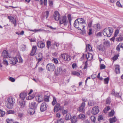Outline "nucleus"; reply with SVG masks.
Masks as SVG:
<instances>
[{"mask_svg": "<svg viewBox=\"0 0 123 123\" xmlns=\"http://www.w3.org/2000/svg\"><path fill=\"white\" fill-rule=\"evenodd\" d=\"M45 13H46V18H47L49 16V12L48 11H46L45 12Z\"/></svg>", "mask_w": 123, "mask_h": 123, "instance_id": "obj_62", "label": "nucleus"}, {"mask_svg": "<svg viewBox=\"0 0 123 123\" xmlns=\"http://www.w3.org/2000/svg\"><path fill=\"white\" fill-rule=\"evenodd\" d=\"M40 48H43L45 46V44L44 43L42 42H40Z\"/></svg>", "mask_w": 123, "mask_h": 123, "instance_id": "obj_40", "label": "nucleus"}, {"mask_svg": "<svg viewBox=\"0 0 123 123\" xmlns=\"http://www.w3.org/2000/svg\"><path fill=\"white\" fill-rule=\"evenodd\" d=\"M77 67V66L76 64L75 63H73L72 65V68L74 69V68H76Z\"/></svg>", "mask_w": 123, "mask_h": 123, "instance_id": "obj_64", "label": "nucleus"}, {"mask_svg": "<svg viewBox=\"0 0 123 123\" xmlns=\"http://www.w3.org/2000/svg\"><path fill=\"white\" fill-rule=\"evenodd\" d=\"M123 40V36L122 37L120 36L119 38H118L117 39V41H120Z\"/></svg>", "mask_w": 123, "mask_h": 123, "instance_id": "obj_51", "label": "nucleus"}, {"mask_svg": "<svg viewBox=\"0 0 123 123\" xmlns=\"http://www.w3.org/2000/svg\"><path fill=\"white\" fill-rule=\"evenodd\" d=\"M74 27L78 30H81L83 34L86 33V31L84 29L85 26L86 25L84 19L82 18H78L74 22Z\"/></svg>", "mask_w": 123, "mask_h": 123, "instance_id": "obj_1", "label": "nucleus"}, {"mask_svg": "<svg viewBox=\"0 0 123 123\" xmlns=\"http://www.w3.org/2000/svg\"><path fill=\"white\" fill-rule=\"evenodd\" d=\"M87 61H86L85 62V65L84 66V69H85L86 68H87Z\"/></svg>", "mask_w": 123, "mask_h": 123, "instance_id": "obj_63", "label": "nucleus"}, {"mask_svg": "<svg viewBox=\"0 0 123 123\" xmlns=\"http://www.w3.org/2000/svg\"><path fill=\"white\" fill-rule=\"evenodd\" d=\"M85 106V104L84 102H83L81 104V105L80 106L79 109V111L83 112L84 111V108Z\"/></svg>", "mask_w": 123, "mask_h": 123, "instance_id": "obj_14", "label": "nucleus"}, {"mask_svg": "<svg viewBox=\"0 0 123 123\" xmlns=\"http://www.w3.org/2000/svg\"><path fill=\"white\" fill-rule=\"evenodd\" d=\"M116 4L117 6L118 7H122V5L121 4L120 2L118 1L116 2Z\"/></svg>", "mask_w": 123, "mask_h": 123, "instance_id": "obj_41", "label": "nucleus"}, {"mask_svg": "<svg viewBox=\"0 0 123 123\" xmlns=\"http://www.w3.org/2000/svg\"><path fill=\"white\" fill-rule=\"evenodd\" d=\"M5 114V111L0 109V117H3L4 116Z\"/></svg>", "mask_w": 123, "mask_h": 123, "instance_id": "obj_33", "label": "nucleus"}, {"mask_svg": "<svg viewBox=\"0 0 123 123\" xmlns=\"http://www.w3.org/2000/svg\"><path fill=\"white\" fill-rule=\"evenodd\" d=\"M13 120L12 119H6V122L7 123H12Z\"/></svg>", "mask_w": 123, "mask_h": 123, "instance_id": "obj_55", "label": "nucleus"}, {"mask_svg": "<svg viewBox=\"0 0 123 123\" xmlns=\"http://www.w3.org/2000/svg\"><path fill=\"white\" fill-rule=\"evenodd\" d=\"M10 62L11 64H15L18 62H22L23 60L21 56L19 55H17L15 57H9Z\"/></svg>", "mask_w": 123, "mask_h": 123, "instance_id": "obj_2", "label": "nucleus"}, {"mask_svg": "<svg viewBox=\"0 0 123 123\" xmlns=\"http://www.w3.org/2000/svg\"><path fill=\"white\" fill-rule=\"evenodd\" d=\"M117 120V119L115 117H113L112 118H110L109 119L110 123H113L116 121Z\"/></svg>", "mask_w": 123, "mask_h": 123, "instance_id": "obj_24", "label": "nucleus"}, {"mask_svg": "<svg viewBox=\"0 0 123 123\" xmlns=\"http://www.w3.org/2000/svg\"><path fill=\"white\" fill-rule=\"evenodd\" d=\"M88 105L89 106H93L94 105V103L92 101H89L88 102Z\"/></svg>", "mask_w": 123, "mask_h": 123, "instance_id": "obj_36", "label": "nucleus"}, {"mask_svg": "<svg viewBox=\"0 0 123 123\" xmlns=\"http://www.w3.org/2000/svg\"><path fill=\"white\" fill-rule=\"evenodd\" d=\"M20 50L21 51H24L25 50H26V45L24 44L22 45Z\"/></svg>", "mask_w": 123, "mask_h": 123, "instance_id": "obj_28", "label": "nucleus"}, {"mask_svg": "<svg viewBox=\"0 0 123 123\" xmlns=\"http://www.w3.org/2000/svg\"><path fill=\"white\" fill-rule=\"evenodd\" d=\"M72 123H75L77 122L76 117V116H73L71 118Z\"/></svg>", "mask_w": 123, "mask_h": 123, "instance_id": "obj_22", "label": "nucleus"}, {"mask_svg": "<svg viewBox=\"0 0 123 123\" xmlns=\"http://www.w3.org/2000/svg\"><path fill=\"white\" fill-rule=\"evenodd\" d=\"M99 111L98 107L96 106L92 108V113L93 114L96 115L99 112Z\"/></svg>", "mask_w": 123, "mask_h": 123, "instance_id": "obj_7", "label": "nucleus"}, {"mask_svg": "<svg viewBox=\"0 0 123 123\" xmlns=\"http://www.w3.org/2000/svg\"><path fill=\"white\" fill-rule=\"evenodd\" d=\"M93 27L95 30L98 31L101 28V27L99 24H97L94 25Z\"/></svg>", "mask_w": 123, "mask_h": 123, "instance_id": "obj_15", "label": "nucleus"}, {"mask_svg": "<svg viewBox=\"0 0 123 123\" xmlns=\"http://www.w3.org/2000/svg\"><path fill=\"white\" fill-rule=\"evenodd\" d=\"M52 61L54 63L56 64L58 63V60L55 58L53 59H52Z\"/></svg>", "mask_w": 123, "mask_h": 123, "instance_id": "obj_58", "label": "nucleus"}, {"mask_svg": "<svg viewBox=\"0 0 123 123\" xmlns=\"http://www.w3.org/2000/svg\"><path fill=\"white\" fill-rule=\"evenodd\" d=\"M2 56L4 58H7L8 57V54L7 52L5 50H4L2 52Z\"/></svg>", "mask_w": 123, "mask_h": 123, "instance_id": "obj_16", "label": "nucleus"}, {"mask_svg": "<svg viewBox=\"0 0 123 123\" xmlns=\"http://www.w3.org/2000/svg\"><path fill=\"white\" fill-rule=\"evenodd\" d=\"M8 103L6 105V107L9 109L12 108L13 106V104L15 102V99L13 97H9L7 99Z\"/></svg>", "mask_w": 123, "mask_h": 123, "instance_id": "obj_3", "label": "nucleus"}, {"mask_svg": "<svg viewBox=\"0 0 123 123\" xmlns=\"http://www.w3.org/2000/svg\"><path fill=\"white\" fill-rule=\"evenodd\" d=\"M113 32V29L111 28H108L105 29L103 31V34L104 36L108 37H111Z\"/></svg>", "mask_w": 123, "mask_h": 123, "instance_id": "obj_4", "label": "nucleus"}, {"mask_svg": "<svg viewBox=\"0 0 123 123\" xmlns=\"http://www.w3.org/2000/svg\"><path fill=\"white\" fill-rule=\"evenodd\" d=\"M105 66L104 64H100V69H105Z\"/></svg>", "mask_w": 123, "mask_h": 123, "instance_id": "obj_54", "label": "nucleus"}, {"mask_svg": "<svg viewBox=\"0 0 123 123\" xmlns=\"http://www.w3.org/2000/svg\"><path fill=\"white\" fill-rule=\"evenodd\" d=\"M57 71L58 72V73H60L62 72H63V71H62V69L60 67H59L58 68H57Z\"/></svg>", "mask_w": 123, "mask_h": 123, "instance_id": "obj_48", "label": "nucleus"}, {"mask_svg": "<svg viewBox=\"0 0 123 123\" xmlns=\"http://www.w3.org/2000/svg\"><path fill=\"white\" fill-rule=\"evenodd\" d=\"M18 117L20 119V120L22 119V118L24 117V115L23 113H18Z\"/></svg>", "mask_w": 123, "mask_h": 123, "instance_id": "obj_30", "label": "nucleus"}, {"mask_svg": "<svg viewBox=\"0 0 123 123\" xmlns=\"http://www.w3.org/2000/svg\"><path fill=\"white\" fill-rule=\"evenodd\" d=\"M115 112L113 110H112L109 113V116L110 117L113 116Z\"/></svg>", "mask_w": 123, "mask_h": 123, "instance_id": "obj_34", "label": "nucleus"}, {"mask_svg": "<svg viewBox=\"0 0 123 123\" xmlns=\"http://www.w3.org/2000/svg\"><path fill=\"white\" fill-rule=\"evenodd\" d=\"M56 99L55 97H54L53 98V100L52 102V105H54L56 104Z\"/></svg>", "mask_w": 123, "mask_h": 123, "instance_id": "obj_38", "label": "nucleus"}, {"mask_svg": "<svg viewBox=\"0 0 123 123\" xmlns=\"http://www.w3.org/2000/svg\"><path fill=\"white\" fill-rule=\"evenodd\" d=\"M78 117L80 119H85V116L83 114H80L78 115Z\"/></svg>", "mask_w": 123, "mask_h": 123, "instance_id": "obj_29", "label": "nucleus"}, {"mask_svg": "<svg viewBox=\"0 0 123 123\" xmlns=\"http://www.w3.org/2000/svg\"><path fill=\"white\" fill-rule=\"evenodd\" d=\"M46 104L45 103H43L41 105L40 110L42 112L44 111L47 109Z\"/></svg>", "mask_w": 123, "mask_h": 123, "instance_id": "obj_12", "label": "nucleus"}, {"mask_svg": "<svg viewBox=\"0 0 123 123\" xmlns=\"http://www.w3.org/2000/svg\"><path fill=\"white\" fill-rule=\"evenodd\" d=\"M50 96H49L45 95L44 99V101L46 102H48L49 101Z\"/></svg>", "mask_w": 123, "mask_h": 123, "instance_id": "obj_23", "label": "nucleus"}, {"mask_svg": "<svg viewBox=\"0 0 123 123\" xmlns=\"http://www.w3.org/2000/svg\"><path fill=\"white\" fill-rule=\"evenodd\" d=\"M90 118L92 122L94 123H95V121L96 119V118L94 116H91Z\"/></svg>", "mask_w": 123, "mask_h": 123, "instance_id": "obj_39", "label": "nucleus"}, {"mask_svg": "<svg viewBox=\"0 0 123 123\" xmlns=\"http://www.w3.org/2000/svg\"><path fill=\"white\" fill-rule=\"evenodd\" d=\"M111 102V99L110 97H108L106 100V104L109 105L110 104Z\"/></svg>", "mask_w": 123, "mask_h": 123, "instance_id": "obj_35", "label": "nucleus"}, {"mask_svg": "<svg viewBox=\"0 0 123 123\" xmlns=\"http://www.w3.org/2000/svg\"><path fill=\"white\" fill-rule=\"evenodd\" d=\"M19 104L21 108L24 107L25 105V102L24 100H19Z\"/></svg>", "mask_w": 123, "mask_h": 123, "instance_id": "obj_20", "label": "nucleus"}, {"mask_svg": "<svg viewBox=\"0 0 123 123\" xmlns=\"http://www.w3.org/2000/svg\"><path fill=\"white\" fill-rule=\"evenodd\" d=\"M109 80V78L108 77L105 78L104 80L105 83V84H108Z\"/></svg>", "mask_w": 123, "mask_h": 123, "instance_id": "obj_42", "label": "nucleus"}, {"mask_svg": "<svg viewBox=\"0 0 123 123\" xmlns=\"http://www.w3.org/2000/svg\"><path fill=\"white\" fill-rule=\"evenodd\" d=\"M68 17L69 21V22L70 24H71V15L70 14H69L68 15Z\"/></svg>", "mask_w": 123, "mask_h": 123, "instance_id": "obj_52", "label": "nucleus"}, {"mask_svg": "<svg viewBox=\"0 0 123 123\" xmlns=\"http://www.w3.org/2000/svg\"><path fill=\"white\" fill-rule=\"evenodd\" d=\"M86 48L87 50L91 51L92 50V48L91 46L89 44L86 45Z\"/></svg>", "mask_w": 123, "mask_h": 123, "instance_id": "obj_26", "label": "nucleus"}, {"mask_svg": "<svg viewBox=\"0 0 123 123\" xmlns=\"http://www.w3.org/2000/svg\"><path fill=\"white\" fill-rule=\"evenodd\" d=\"M67 19L66 16H64L62 17L61 19H59L60 23V24H63L64 26H66L68 23V21L67 20Z\"/></svg>", "mask_w": 123, "mask_h": 123, "instance_id": "obj_5", "label": "nucleus"}, {"mask_svg": "<svg viewBox=\"0 0 123 123\" xmlns=\"http://www.w3.org/2000/svg\"><path fill=\"white\" fill-rule=\"evenodd\" d=\"M103 119V116L102 115H99L98 116V121H99L102 120Z\"/></svg>", "mask_w": 123, "mask_h": 123, "instance_id": "obj_59", "label": "nucleus"}, {"mask_svg": "<svg viewBox=\"0 0 123 123\" xmlns=\"http://www.w3.org/2000/svg\"><path fill=\"white\" fill-rule=\"evenodd\" d=\"M44 94V92L43 91L39 93V102L43 101L44 97L43 96Z\"/></svg>", "mask_w": 123, "mask_h": 123, "instance_id": "obj_11", "label": "nucleus"}, {"mask_svg": "<svg viewBox=\"0 0 123 123\" xmlns=\"http://www.w3.org/2000/svg\"><path fill=\"white\" fill-rule=\"evenodd\" d=\"M119 31L118 29H117L115 31V32L114 34V37H116L117 35H118V34L119 33Z\"/></svg>", "mask_w": 123, "mask_h": 123, "instance_id": "obj_50", "label": "nucleus"}, {"mask_svg": "<svg viewBox=\"0 0 123 123\" xmlns=\"http://www.w3.org/2000/svg\"><path fill=\"white\" fill-rule=\"evenodd\" d=\"M96 36L98 37L101 36H102V33L100 32L96 34Z\"/></svg>", "mask_w": 123, "mask_h": 123, "instance_id": "obj_60", "label": "nucleus"}, {"mask_svg": "<svg viewBox=\"0 0 123 123\" xmlns=\"http://www.w3.org/2000/svg\"><path fill=\"white\" fill-rule=\"evenodd\" d=\"M55 68L54 64L53 63H49L46 66V69L49 71H54Z\"/></svg>", "mask_w": 123, "mask_h": 123, "instance_id": "obj_6", "label": "nucleus"}, {"mask_svg": "<svg viewBox=\"0 0 123 123\" xmlns=\"http://www.w3.org/2000/svg\"><path fill=\"white\" fill-rule=\"evenodd\" d=\"M29 108L35 109L36 108V103H32L29 104Z\"/></svg>", "mask_w": 123, "mask_h": 123, "instance_id": "obj_21", "label": "nucleus"}, {"mask_svg": "<svg viewBox=\"0 0 123 123\" xmlns=\"http://www.w3.org/2000/svg\"><path fill=\"white\" fill-rule=\"evenodd\" d=\"M39 57H40L39 58V62L41 61L43 59L42 54L41 53L39 54Z\"/></svg>", "mask_w": 123, "mask_h": 123, "instance_id": "obj_47", "label": "nucleus"}, {"mask_svg": "<svg viewBox=\"0 0 123 123\" xmlns=\"http://www.w3.org/2000/svg\"><path fill=\"white\" fill-rule=\"evenodd\" d=\"M54 19L56 20H58L59 19L60 15L59 13L57 11H55L53 14Z\"/></svg>", "mask_w": 123, "mask_h": 123, "instance_id": "obj_10", "label": "nucleus"}, {"mask_svg": "<svg viewBox=\"0 0 123 123\" xmlns=\"http://www.w3.org/2000/svg\"><path fill=\"white\" fill-rule=\"evenodd\" d=\"M27 92H24L23 93H21L19 95V100H24L25 98L27 95Z\"/></svg>", "mask_w": 123, "mask_h": 123, "instance_id": "obj_8", "label": "nucleus"}, {"mask_svg": "<svg viewBox=\"0 0 123 123\" xmlns=\"http://www.w3.org/2000/svg\"><path fill=\"white\" fill-rule=\"evenodd\" d=\"M72 74L73 75H75L77 76H79L80 74L79 73L76 71H74L72 72Z\"/></svg>", "mask_w": 123, "mask_h": 123, "instance_id": "obj_37", "label": "nucleus"}, {"mask_svg": "<svg viewBox=\"0 0 123 123\" xmlns=\"http://www.w3.org/2000/svg\"><path fill=\"white\" fill-rule=\"evenodd\" d=\"M86 58L89 61H91L93 58V55L92 54L90 53H88L86 55Z\"/></svg>", "mask_w": 123, "mask_h": 123, "instance_id": "obj_19", "label": "nucleus"}, {"mask_svg": "<svg viewBox=\"0 0 123 123\" xmlns=\"http://www.w3.org/2000/svg\"><path fill=\"white\" fill-rule=\"evenodd\" d=\"M3 62L4 64L6 65H7L8 64V61L5 59L4 60Z\"/></svg>", "mask_w": 123, "mask_h": 123, "instance_id": "obj_53", "label": "nucleus"}, {"mask_svg": "<svg viewBox=\"0 0 123 123\" xmlns=\"http://www.w3.org/2000/svg\"><path fill=\"white\" fill-rule=\"evenodd\" d=\"M6 113L8 114H14V112L13 111L10 110L6 112Z\"/></svg>", "mask_w": 123, "mask_h": 123, "instance_id": "obj_46", "label": "nucleus"}, {"mask_svg": "<svg viewBox=\"0 0 123 123\" xmlns=\"http://www.w3.org/2000/svg\"><path fill=\"white\" fill-rule=\"evenodd\" d=\"M34 95H33L32 96L31 95H29L27 98V99L30 100L33 99L34 97Z\"/></svg>", "mask_w": 123, "mask_h": 123, "instance_id": "obj_56", "label": "nucleus"}, {"mask_svg": "<svg viewBox=\"0 0 123 123\" xmlns=\"http://www.w3.org/2000/svg\"><path fill=\"white\" fill-rule=\"evenodd\" d=\"M104 44L105 46L107 47H109L110 46V42L108 41H105L104 43Z\"/></svg>", "mask_w": 123, "mask_h": 123, "instance_id": "obj_32", "label": "nucleus"}, {"mask_svg": "<svg viewBox=\"0 0 123 123\" xmlns=\"http://www.w3.org/2000/svg\"><path fill=\"white\" fill-rule=\"evenodd\" d=\"M35 109L29 108V113L30 115H32L34 114L35 112Z\"/></svg>", "mask_w": 123, "mask_h": 123, "instance_id": "obj_27", "label": "nucleus"}, {"mask_svg": "<svg viewBox=\"0 0 123 123\" xmlns=\"http://www.w3.org/2000/svg\"><path fill=\"white\" fill-rule=\"evenodd\" d=\"M9 80L12 82H14L15 80L14 78L11 77H10L9 78Z\"/></svg>", "mask_w": 123, "mask_h": 123, "instance_id": "obj_61", "label": "nucleus"}, {"mask_svg": "<svg viewBox=\"0 0 123 123\" xmlns=\"http://www.w3.org/2000/svg\"><path fill=\"white\" fill-rule=\"evenodd\" d=\"M62 112L63 114L64 115L66 114L68 112V110H65L64 109H63L62 110Z\"/></svg>", "mask_w": 123, "mask_h": 123, "instance_id": "obj_49", "label": "nucleus"}, {"mask_svg": "<svg viewBox=\"0 0 123 123\" xmlns=\"http://www.w3.org/2000/svg\"><path fill=\"white\" fill-rule=\"evenodd\" d=\"M115 69L116 72L117 74L119 73L120 72V69L119 66L118 65H116V66Z\"/></svg>", "mask_w": 123, "mask_h": 123, "instance_id": "obj_25", "label": "nucleus"}, {"mask_svg": "<svg viewBox=\"0 0 123 123\" xmlns=\"http://www.w3.org/2000/svg\"><path fill=\"white\" fill-rule=\"evenodd\" d=\"M103 47V46L102 45H98L97 46V49H98L99 51H100Z\"/></svg>", "mask_w": 123, "mask_h": 123, "instance_id": "obj_44", "label": "nucleus"}, {"mask_svg": "<svg viewBox=\"0 0 123 123\" xmlns=\"http://www.w3.org/2000/svg\"><path fill=\"white\" fill-rule=\"evenodd\" d=\"M8 18L9 19L10 22L14 24V26H16V19L11 16H8Z\"/></svg>", "mask_w": 123, "mask_h": 123, "instance_id": "obj_13", "label": "nucleus"}, {"mask_svg": "<svg viewBox=\"0 0 123 123\" xmlns=\"http://www.w3.org/2000/svg\"><path fill=\"white\" fill-rule=\"evenodd\" d=\"M37 49V48L36 46H33L31 52L30 54L32 56L35 54L36 52Z\"/></svg>", "mask_w": 123, "mask_h": 123, "instance_id": "obj_17", "label": "nucleus"}, {"mask_svg": "<svg viewBox=\"0 0 123 123\" xmlns=\"http://www.w3.org/2000/svg\"><path fill=\"white\" fill-rule=\"evenodd\" d=\"M49 4L50 6H51L53 4V1L51 0H49Z\"/></svg>", "mask_w": 123, "mask_h": 123, "instance_id": "obj_57", "label": "nucleus"}, {"mask_svg": "<svg viewBox=\"0 0 123 123\" xmlns=\"http://www.w3.org/2000/svg\"><path fill=\"white\" fill-rule=\"evenodd\" d=\"M71 116L70 114H68L66 115L65 117L66 120H69L70 119H71Z\"/></svg>", "mask_w": 123, "mask_h": 123, "instance_id": "obj_31", "label": "nucleus"}, {"mask_svg": "<svg viewBox=\"0 0 123 123\" xmlns=\"http://www.w3.org/2000/svg\"><path fill=\"white\" fill-rule=\"evenodd\" d=\"M60 109V104H57L55 106L54 109V112H57Z\"/></svg>", "mask_w": 123, "mask_h": 123, "instance_id": "obj_18", "label": "nucleus"}, {"mask_svg": "<svg viewBox=\"0 0 123 123\" xmlns=\"http://www.w3.org/2000/svg\"><path fill=\"white\" fill-rule=\"evenodd\" d=\"M51 42L50 41H48L47 42V47L48 49L49 48V46L51 45Z\"/></svg>", "mask_w": 123, "mask_h": 123, "instance_id": "obj_45", "label": "nucleus"}, {"mask_svg": "<svg viewBox=\"0 0 123 123\" xmlns=\"http://www.w3.org/2000/svg\"><path fill=\"white\" fill-rule=\"evenodd\" d=\"M61 57L64 60L69 61L70 59V56L67 54H64L61 55Z\"/></svg>", "mask_w": 123, "mask_h": 123, "instance_id": "obj_9", "label": "nucleus"}, {"mask_svg": "<svg viewBox=\"0 0 123 123\" xmlns=\"http://www.w3.org/2000/svg\"><path fill=\"white\" fill-rule=\"evenodd\" d=\"M55 123H64L63 120L62 118L58 119L57 122Z\"/></svg>", "mask_w": 123, "mask_h": 123, "instance_id": "obj_43", "label": "nucleus"}]
</instances>
